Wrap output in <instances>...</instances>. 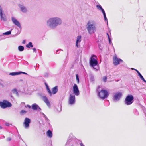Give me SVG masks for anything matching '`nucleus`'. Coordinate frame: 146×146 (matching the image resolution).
Returning a JSON list of instances; mask_svg holds the SVG:
<instances>
[{
	"label": "nucleus",
	"mask_w": 146,
	"mask_h": 146,
	"mask_svg": "<svg viewBox=\"0 0 146 146\" xmlns=\"http://www.w3.org/2000/svg\"><path fill=\"white\" fill-rule=\"evenodd\" d=\"M37 110H38L39 111L41 110V108L38 106V109Z\"/></svg>",
	"instance_id": "ea45409f"
},
{
	"label": "nucleus",
	"mask_w": 146,
	"mask_h": 146,
	"mask_svg": "<svg viewBox=\"0 0 146 146\" xmlns=\"http://www.w3.org/2000/svg\"><path fill=\"white\" fill-rule=\"evenodd\" d=\"M73 91L75 95L78 96L79 94V91L78 86L76 84H75L73 86Z\"/></svg>",
	"instance_id": "ddd939ff"
},
{
	"label": "nucleus",
	"mask_w": 146,
	"mask_h": 146,
	"mask_svg": "<svg viewBox=\"0 0 146 146\" xmlns=\"http://www.w3.org/2000/svg\"><path fill=\"white\" fill-rule=\"evenodd\" d=\"M94 57H96V56L93 55L91 57L90 61V65L91 67H93V68L96 70H98V67H97V68L94 67L95 66H96L98 64V62L97 60L95 59Z\"/></svg>",
	"instance_id": "20e7f679"
},
{
	"label": "nucleus",
	"mask_w": 146,
	"mask_h": 146,
	"mask_svg": "<svg viewBox=\"0 0 146 146\" xmlns=\"http://www.w3.org/2000/svg\"><path fill=\"white\" fill-rule=\"evenodd\" d=\"M26 47L28 48H30V47H33V45L31 42H29L28 44L26 45Z\"/></svg>",
	"instance_id": "5701e85b"
},
{
	"label": "nucleus",
	"mask_w": 146,
	"mask_h": 146,
	"mask_svg": "<svg viewBox=\"0 0 146 146\" xmlns=\"http://www.w3.org/2000/svg\"><path fill=\"white\" fill-rule=\"evenodd\" d=\"M96 7L98 9L101 11H102V13L103 14V15H104V20L105 21H107V25H108L107 19L106 17V13H105V11L103 9V8L102 7V6L100 5H97Z\"/></svg>",
	"instance_id": "9d476101"
},
{
	"label": "nucleus",
	"mask_w": 146,
	"mask_h": 146,
	"mask_svg": "<svg viewBox=\"0 0 146 146\" xmlns=\"http://www.w3.org/2000/svg\"><path fill=\"white\" fill-rule=\"evenodd\" d=\"M26 41L25 40H23L22 42V43L24 44L25 43Z\"/></svg>",
	"instance_id": "79ce46f5"
},
{
	"label": "nucleus",
	"mask_w": 146,
	"mask_h": 146,
	"mask_svg": "<svg viewBox=\"0 0 146 146\" xmlns=\"http://www.w3.org/2000/svg\"><path fill=\"white\" fill-rule=\"evenodd\" d=\"M138 74V76L144 82H145L146 83V81L144 79V78L143 77V76L141 74L139 73Z\"/></svg>",
	"instance_id": "4be33fe9"
},
{
	"label": "nucleus",
	"mask_w": 146,
	"mask_h": 146,
	"mask_svg": "<svg viewBox=\"0 0 146 146\" xmlns=\"http://www.w3.org/2000/svg\"><path fill=\"white\" fill-rule=\"evenodd\" d=\"M86 28L90 34L94 33L96 31V25L95 21L93 20H90L87 23Z\"/></svg>",
	"instance_id": "f03ea898"
},
{
	"label": "nucleus",
	"mask_w": 146,
	"mask_h": 146,
	"mask_svg": "<svg viewBox=\"0 0 146 146\" xmlns=\"http://www.w3.org/2000/svg\"><path fill=\"white\" fill-rule=\"evenodd\" d=\"M33 52H35L36 51V49L35 48H33Z\"/></svg>",
	"instance_id": "e433bc0d"
},
{
	"label": "nucleus",
	"mask_w": 146,
	"mask_h": 146,
	"mask_svg": "<svg viewBox=\"0 0 146 146\" xmlns=\"http://www.w3.org/2000/svg\"><path fill=\"white\" fill-rule=\"evenodd\" d=\"M18 50L20 51H22L24 50V47L22 46H19L18 47Z\"/></svg>",
	"instance_id": "b1692460"
},
{
	"label": "nucleus",
	"mask_w": 146,
	"mask_h": 146,
	"mask_svg": "<svg viewBox=\"0 0 146 146\" xmlns=\"http://www.w3.org/2000/svg\"><path fill=\"white\" fill-rule=\"evenodd\" d=\"M122 94L121 92H118L114 94L113 96V100L115 102L118 101L122 96Z\"/></svg>",
	"instance_id": "9b49d317"
},
{
	"label": "nucleus",
	"mask_w": 146,
	"mask_h": 146,
	"mask_svg": "<svg viewBox=\"0 0 146 146\" xmlns=\"http://www.w3.org/2000/svg\"><path fill=\"white\" fill-rule=\"evenodd\" d=\"M80 145L81 146H84V145H83V144L82 143V142H81L80 143Z\"/></svg>",
	"instance_id": "58836bf2"
},
{
	"label": "nucleus",
	"mask_w": 146,
	"mask_h": 146,
	"mask_svg": "<svg viewBox=\"0 0 146 146\" xmlns=\"http://www.w3.org/2000/svg\"><path fill=\"white\" fill-rule=\"evenodd\" d=\"M46 134L47 136L50 138L52 137V133L50 130H49L47 131L46 133Z\"/></svg>",
	"instance_id": "aec40b11"
},
{
	"label": "nucleus",
	"mask_w": 146,
	"mask_h": 146,
	"mask_svg": "<svg viewBox=\"0 0 146 146\" xmlns=\"http://www.w3.org/2000/svg\"><path fill=\"white\" fill-rule=\"evenodd\" d=\"M38 107V106L36 103H34L32 105V109L34 110H37Z\"/></svg>",
	"instance_id": "a211bd4d"
},
{
	"label": "nucleus",
	"mask_w": 146,
	"mask_h": 146,
	"mask_svg": "<svg viewBox=\"0 0 146 146\" xmlns=\"http://www.w3.org/2000/svg\"><path fill=\"white\" fill-rule=\"evenodd\" d=\"M60 50H62V51H63V50H61V49H60Z\"/></svg>",
	"instance_id": "09e8293b"
},
{
	"label": "nucleus",
	"mask_w": 146,
	"mask_h": 146,
	"mask_svg": "<svg viewBox=\"0 0 146 146\" xmlns=\"http://www.w3.org/2000/svg\"><path fill=\"white\" fill-rule=\"evenodd\" d=\"M134 101V97L131 95H128L126 97L124 101L125 103L127 105L131 104Z\"/></svg>",
	"instance_id": "39448f33"
},
{
	"label": "nucleus",
	"mask_w": 146,
	"mask_h": 146,
	"mask_svg": "<svg viewBox=\"0 0 146 146\" xmlns=\"http://www.w3.org/2000/svg\"><path fill=\"white\" fill-rule=\"evenodd\" d=\"M27 106L29 108H31V106L29 105H27Z\"/></svg>",
	"instance_id": "a19ab883"
},
{
	"label": "nucleus",
	"mask_w": 146,
	"mask_h": 146,
	"mask_svg": "<svg viewBox=\"0 0 146 146\" xmlns=\"http://www.w3.org/2000/svg\"><path fill=\"white\" fill-rule=\"evenodd\" d=\"M100 86H98L97 90L98 96L101 99H103L107 98L109 95L108 92L104 90H100Z\"/></svg>",
	"instance_id": "7ed1b4c3"
},
{
	"label": "nucleus",
	"mask_w": 146,
	"mask_h": 146,
	"mask_svg": "<svg viewBox=\"0 0 146 146\" xmlns=\"http://www.w3.org/2000/svg\"><path fill=\"white\" fill-rule=\"evenodd\" d=\"M81 35L78 36L77 37L76 45L77 48L79 47L80 46V44L81 41Z\"/></svg>",
	"instance_id": "dca6fc26"
},
{
	"label": "nucleus",
	"mask_w": 146,
	"mask_h": 146,
	"mask_svg": "<svg viewBox=\"0 0 146 146\" xmlns=\"http://www.w3.org/2000/svg\"><path fill=\"white\" fill-rule=\"evenodd\" d=\"M12 92L13 93L15 94L16 95L18 96V93L17 91V90L16 89L14 88L12 90Z\"/></svg>",
	"instance_id": "393cba45"
},
{
	"label": "nucleus",
	"mask_w": 146,
	"mask_h": 146,
	"mask_svg": "<svg viewBox=\"0 0 146 146\" xmlns=\"http://www.w3.org/2000/svg\"><path fill=\"white\" fill-rule=\"evenodd\" d=\"M31 122V119L28 118H25L23 123V126L26 129H28L29 127L30 124Z\"/></svg>",
	"instance_id": "0eeeda50"
},
{
	"label": "nucleus",
	"mask_w": 146,
	"mask_h": 146,
	"mask_svg": "<svg viewBox=\"0 0 146 146\" xmlns=\"http://www.w3.org/2000/svg\"><path fill=\"white\" fill-rule=\"evenodd\" d=\"M41 113L42 115H43V117H44V118L45 117H46V115L43 113L42 112H41Z\"/></svg>",
	"instance_id": "72a5a7b5"
},
{
	"label": "nucleus",
	"mask_w": 146,
	"mask_h": 146,
	"mask_svg": "<svg viewBox=\"0 0 146 146\" xmlns=\"http://www.w3.org/2000/svg\"><path fill=\"white\" fill-rule=\"evenodd\" d=\"M7 140L9 141H10L11 140V138L10 137L8 138L7 139Z\"/></svg>",
	"instance_id": "4c0bfd02"
},
{
	"label": "nucleus",
	"mask_w": 146,
	"mask_h": 146,
	"mask_svg": "<svg viewBox=\"0 0 146 146\" xmlns=\"http://www.w3.org/2000/svg\"><path fill=\"white\" fill-rule=\"evenodd\" d=\"M45 118V120L47 122H48L49 121V119L47 117H44Z\"/></svg>",
	"instance_id": "7c9ffc66"
},
{
	"label": "nucleus",
	"mask_w": 146,
	"mask_h": 146,
	"mask_svg": "<svg viewBox=\"0 0 146 146\" xmlns=\"http://www.w3.org/2000/svg\"><path fill=\"white\" fill-rule=\"evenodd\" d=\"M47 90L48 92L49 93V94L51 96L52 94V93L51 91L49 89V88L47 89Z\"/></svg>",
	"instance_id": "c85d7f7f"
},
{
	"label": "nucleus",
	"mask_w": 146,
	"mask_h": 146,
	"mask_svg": "<svg viewBox=\"0 0 146 146\" xmlns=\"http://www.w3.org/2000/svg\"><path fill=\"white\" fill-rule=\"evenodd\" d=\"M18 6L22 12L26 13L27 12V10L26 7L23 4H20L18 5Z\"/></svg>",
	"instance_id": "4468645a"
},
{
	"label": "nucleus",
	"mask_w": 146,
	"mask_h": 146,
	"mask_svg": "<svg viewBox=\"0 0 146 146\" xmlns=\"http://www.w3.org/2000/svg\"><path fill=\"white\" fill-rule=\"evenodd\" d=\"M120 62H122L123 60L121 59L118 58L116 56L114 57L113 63L115 65H117L119 64Z\"/></svg>",
	"instance_id": "f8f14e48"
},
{
	"label": "nucleus",
	"mask_w": 146,
	"mask_h": 146,
	"mask_svg": "<svg viewBox=\"0 0 146 146\" xmlns=\"http://www.w3.org/2000/svg\"><path fill=\"white\" fill-rule=\"evenodd\" d=\"M58 50H57V51H56V54H58L59 53H58Z\"/></svg>",
	"instance_id": "a18cd8bd"
},
{
	"label": "nucleus",
	"mask_w": 146,
	"mask_h": 146,
	"mask_svg": "<svg viewBox=\"0 0 146 146\" xmlns=\"http://www.w3.org/2000/svg\"><path fill=\"white\" fill-rule=\"evenodd\" d=\"M20 72V74H26V75H27V74L25 73V72Z\"/></svg>",
	"instance_id": "2f4dec72"
},
{
	"label": "nucleus",
	"mask_w": 146,
	"mask_h": 146,
	"mask_svg": "<svg viewBox=\"0 0 146 146\" xmlns=\"http://www.w3.org/2000/svg\"><path fill=\"white\" fill-rule=\"evenodd\" d=\"M11 31H7L6 32L4 33H3L4 35H9L11 34Z\"/></svg>",
	"instance_id": "a878e982"
},
{
	"label": "nucleus",
	"mask_w": 146,
	"mask_h": 146,
	"mask_svg": "<svg viewBox=\"0 0 146 146\" xmlns=\"http://www.w3.org/2000/svg\"><path fill=\"white\" fill-rule=\"evenodd\" d=\"M61 19L58 17H51L46 21V26L52 29H55L62 23Z\"/></svg>",
	"instance_id": "f257e3e1"
},
{
	"label": "nucleus",
	"mask_w": 146,
	"mask_h": 146,
	"mask_svg": "<svg viewBox=\"0 0 146 146\" xmlns=\"http://www.w3.org/2000/svg\"><path fill=\"white\" fill-rule=\"evenodd\" d=\"M5 125L7 126H9V123H6L5 124Z\"/></svg>",
	"instance_id": "c03bdc74"
},
{
	"label": "nucleus",
	"mask_w": 146,
	"mask_h": 146,
	"mask_svg": "<svg viewBox=\"0 0 146 146\" xmlns=\"http://www.w3.org/2000/svg\"><path fill=\"white\" fill-rule=\"evenodd\" d=\"M20 72H12L11 73H9V75H11V76H15L17 75H20Z\"/></svg>",
	"instance_id": "412c9836"
},
{
	"label": "nucleus",
	"mask_w": 146,
	"mask_h": 146,
	"mask_svg": "<svg viewBox=\"0 0 146 146\" xmlns=\"http://www.w3.org/2000/svg\"><path fill=\"white\" fill-rule=\"evenodd\" d=\"M52 92L53 94H55L58 91V88L57 86H56L53 88L52 89Z\"/></svg>",
	"instance_id": "6ab92c4d"
},
{
	"label": "nucleus",
	"mask_w": 146,
	"mask_h": 146,
	"mask_svg": "<svg viewBox=\"0 0 146 146\" xmlns=\"http://www.w3.org/2000/svg\"><path fill=\"white\" fill-rule=\"evenodd\" d=\"M11 20L13 24L20 28L21 27V26L20 23L15 18L13 17H12L11 18Z\"/></svg>",
	"instance_id": "2eb2a0df"
},
{
	"label": "nucleus",
	"mask_w": 146,
	"mask_h": 146,
	"mask_svg": "<svg viewBox=\"0 0 146 146\" xmlns=\"http://www.w3.org/2000/svg\"><path fill=\"white\" fill-rule=\"evenodd\" d=\"M2 127L1 126H0V129H2Z\"/></svg>",
	"instance_id": "49530a36"
},
{
	"label": "nucleus",
	"mask_w": 146,
	"mask_h": 146,
	"mask_svg": "<svg viewBox=\"0 0 146 146\" xmlns=\"http://www.w3.org/2000/svg\"><path fill=\"white\" fill-rule=\"evenodd\" d=\"M45 84L46 85V89H47L48 88H49V87H48V85L46 83H45Z\"/></svg>",
	"instance_id": "c9c22d12"
},
{
	"label": "nucleus",
	"mask_w": 146,
	"mask_h": 146,
	"mask_svg": "<svg viewBox=\"0 0 146 146\" xmlns=\"http://www.w3.org/2000/svg\"><path fill=\"white\" fill-rule=\"evenodd\" d=\"M132 69L135 70V71H136L137 72V73L138 74L139 73H140V72L137 69H135L134 68H133Z\"/></svg>",
	"instance_id": "f704fd0d"
},
{
	"label": "nucleus",
	"mask_w": 146,
	"mask_h": 146,
	"mask_svg": "<svg viewBox=\"0 0 146 146\" xmlns=\"http://www.w3.org/2000/svg\"><path fill=\"white\" fill-rule=\"evenodd\" d=\"M102 79L103 81L104 82H106L107 80V77L106 76H104L103 77Z\"/></svg>",
	"instance_id": "cd10ccee"
},
{
	"label": "nucleus",
	"mask_w": 146,
	"mask_h": 146,
	"mask_svg": "<svg viewBox=\"0 0 146 146\" xmlns=\"http://www.w3.org/2000/svg\"><path fill=\"white\" fill-rule=\"evenodd\" d=\"M27 113V111L25 110H23L21 111L20 112V114L23 115L24 114H25Z\"/></svg>",
	"instance_id": "bb28decb"
},
{
	"label": "nucleus",
	"mask_w": 146,
	"mask_h": 146,
	"mask_svg": "<svg viewBox=\"0 0 146 146\" xmlns=\"http://www.w3.org/2000/svg\"><path fill=\"white\" fill-rule=\"evenodd\" d=\"M3 9L0 6V16L1 20L4 21H6V19L5 16H3Z\"/></svg>",
	"instance_id": "f3484780"
},
{
	"label": "nucleus",
	"mask_w": 146,
	"mask_h": 146,
	"mask_svg": "<svg viewBox=\"0 0 146 146\" xmlns=\"http://www.w3.org/2000/svg\"><path fill=\"white\" fill-rule=\"evenodd\" d=\"M0 106L2 108H5L7 107H10L12 106V104L8 101L3 100V102H0Z\"/></svg>",
	"instance_id": "423d86ee"
},
{
	"label": "nucleus",
	"mask_w": 146,
	"mask_h": 146,
	"mask_svg": "<svg viewBox=\"0 0 146 146\" xmlns=\"http://www.w3.org/2000/svg\"><path fill=\"white\" fill-rule=\"evenodd\" d=\"M107 35L108 36V38H110V37L108 33H107Z\"/></svg>",
	"instance_id": "37998d69"
},
{
	"label": "nucleus",
	"mask_w": 146,
	"mask_h": 146,
	"mask_svg": "<svg viewBox=\"0 0 146 146\" xmlns=\"http://www.w3.org/2000/svg\"><path fill=\"white\" fill-rule=\"evenodd\" d=\"M76 80L77 81L78 83H79V80L78 76L77 74H76Z\"/></svg>",
	"instance_id": "c756f323"
},
{
	"label": "nucleus",
	"mask_w": 146,
	"mask_h": 146,
	"mask_svg": "<svg viewBox=\"0 0 146 146\" xmlns=\"http://www.w3.org/2000/svg\"><path fill=\"white\" fill-rule=\"evenodd\" d=\"M108 39L109 41L110 44H111L112 43V42H111V40L110 38H109Z\"/></svg>",
	"instance_id": "473e14b6"
},
{
	"label": "nucleus",
	"mask_w": 146,
	"mask_h": 146,
	"mask_svg": "<svg viewBox=\"0 0 146 146\" xmlns=\"http://www.w3.org/2000/svg\"><path fill=\"white\" fill-rule=\"evenodd\" d=\"M40 95L41 96L42 100L46 104L47 106L50 107V104L48 98L45 96H43L41 94H40Z\"/></svg>",
	"instance_id": "1a4fd4ad"
},
{
	"label": "nucleus",
	"mask_w": 146,
	"mask_h": 146,
	"mask_svg": "<svg viewBox=\"0 0 146 146\" xmlns=\"http://www.w3.org/2000/svg\"><path fill=\"white\" fill-rule=\"evenodd\" d=\"M11 97L13 98V96L12 95H11Z\"/></svg>",
	"instance_id": "de8ad7c7"
},
{
	"label": "nucleus",
	"mask_w": 146,
	"mask_h": 146,
	"mask_svg": "<svg viewBox=\"0 0 146 146\" xmlns=\"http://www.w3.org/2000/svg\"><path fill=\"white\" fill-rule=\"evenodd\" d=\"M75 102V97L74 94H70L69 98L68 103L69 104L72 105L74 104Z\"/></svg>",
	"instance_id": "6e6552de"
}]
</instances>
